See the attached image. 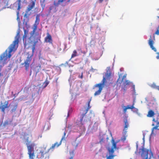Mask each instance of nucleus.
Segmentation results:
<instances>
[{
	"label": "nucleus",
	"mask_w": 159,
	"mask_h": 159,
	"mask_svg": "<svg viewBox=\"0 0 159 159\" xmlns=\"http://www.w3.org/2000/svg\"><path fill=\"white\" fill-rule=\"evenodd\" d=\"M26 145L28 150V154L29 155V159H34L35 157V153L34 150V147L36 144L34 143L29 141L28 139H26Z\"/></svg>",
	"instance_id": "1"
},
{
	"label": "nucleus",
	"mask_w": 159,
	"mask_h": 159,
	"mask_svg": "<svg viewBox=\"0 0 159 159\" xmlns=\"http://www.w3.org/2000/svg\"><path fill=\"white\" fill-rule=\"evenodd\" d=\"M111 74L108 72L106 73L105 77H103V79L101 83L96 84L95 87H98L99 89L96 91L94 94L95 96L99 95L102 89V85H104L106 82V79H110Z\"/></svg>",
	"instance_id": "2"
},
{
	"label": "nucleus",
	"mask_w": 159,
	"mask_h": 159,
	"mask_svg": "<svg viewBox=\"0 0 159 159\" xmlns=\"http://www.w3.org/2000/svg\"><path fill=\"white\" fill-rule=\"evenodd\" d=\"M40 36H39V34H36L34 36L32 35L29 39V44L32 45V52H33L35 48V46L39 41H40Z\"/></svg>",
	"instance_id": "3"
},
{
	"label": "nucleus",
	"mask_w": 159,
	"mask_h": 159,
	"mask_svg": "<svg viewBox=\"0 0 159 159\" xmlns=\"http://www.w3.org/2000/svg\"><path fill=\"white\" fill-rule=\"evenodd\" d=\"M112 146L111 148H108L107 150L108 152L109 155L107 156L106 159H114L115 155L113 154L115 150L114 149H117L116 142H115L114 139L112 140Z\"/></svg>",
	"instance_id": "4"
},
{
	"label": "nucleus",
	"mask_w": 159,
	"mask_h": 159,
	"mask_svg": "<svg viewBox=\"0 0 159 159\" xmlns=\"http://www.w3.org/2000/svg\"><path fill=\"white\" fill-rule=\"evenodd\" d=\"M141 157L143 159H151L153 157V154L150 149L143 148L142 149Z\"/></svg>",
	"instance_id": "5"
},
{
	"label": "nucleus",
	"mask_w": 159,
	"mask_h": 159,
	"mask_svg": "<svg viewBox=\"0 0 159 159\" xmlns=\"http://www.w3.org/2000/svg\"><path fill=\"white\" fill-rule=\"evenodd\" d=\"M66 133L65 132H64V135L62 136L61 140V141H60V143H56L53 144H52V147L48 149V151L47 152H48L50 150H51L52 151H53L55 147H58L61 144V142L63 140H65L66 139Z\"/></svg>",
	"instance_id": "6"
},
{
	"label": "nucleus",
	"mask_w": 159,
	"mask_h": 159,
	"mask_svg": "<svg viewBox=\"0 0 159 159\" xmlns=\"http://www.w3.org/2000/svg\"><path fill=\"white\" fill-rule=\"evenodd\" d=\"M31 4L29 5L28 7L26 10L25 13L24 15V17H28L30 14V13L29 12L34 7L35 5V2L34 1L32 2Z\"/></svg>",
	"instance_id": "7"
},
{
	"label": "nucleus",
	"mask_w": 159,
	"mask_h": 159,
	"mask_svg": "<svg viewBox=\"0 0 159 159\" xmlns=\"http://www.w3.org/2000/svg\"><path fill=\"white\" fill-rule=\"evenodd\" d=\"M39 15H37L36 16V20H35L34 23V24L33 25L34 28L33 29V30L32 31V34L33 35L35 33L36 30L37 29V26L39 25Z\"/></svg>",
	"instance_id": "8"
},
{
	"label": "nucleus",
	"mask_w": 159,
	"mask_h": 159,
	"mask_svg": "<svg viewBox=\"0 0 159 159\" xmlns=\"http://www.w3.org/2000/svg\"><path fill=\"white\" fill-rule=\"evenodd\" d=\"M32 60L31 56L27 57L26 60L24 62L26 70H28L30 66V64Z\"/></svg>",
	"instance_id": "9"
},
{
	"label": "nucleus",
	"mask_w": 159,
	"mask_h": 159,
	"mask_svg": "<svg viewBox=\"0 0 159 159\" xmlns=\"http://www.w3.org/2000/svg\"><path fill=\"white\" fill-rule=\"evenodd\" d=\"M52 39L51 35L48 32L47 33V36L44 39V42L48 43L50 44H52Z\"/></svg>",
	"instance_id": "10"
},
{
	"label": "nucleus",
	"mask_w": 159,
	"mask_h": 159,
	"mask_svg": "<svg viewBox=\"0 0 159 159\" xmlns=\"http://www.w3.org/2000/svg\"><path fill=\"white\" fill-rule=\"evenodd\" d=\"M8 101H6L4 102V105H1V106L0 107V109H1L2 112L4 113L5 109L8 107Z\"/></svg>",
	"instance_id": "11"
},
{
	"label": "nucleus",
	"mask_w": 159,
	"mask_h": 159,
	"mask_svg": "<svg viewBox=\"0 0 159 159\" xmlns=\"http://www.w3.org/2000/svg\"><path fill=\"white\" fill-rule=\"evenodd\" d=\"M66 1V0H58L57 2H56L55 1H54L53 3L54 5L56 7L58 6L59 5L62 6H64L65 4L63 5V3Z\"/></svg>",
	"instance_id": "12"
},
{
	"label": "nucleus",
	"mask_w": 159,
	"mask_h": 159,
	"mask_svg": "<svg viewBox=\"0 0 159 159\" xmlns=\"http://www.w3.org/2000/svg\"><path fill=\"white\" fill-rule=\"evenodd\" d=\"M154 43L153 41L151 39V36H150V39L149 40L148 44L152 50H153L154 52H156L157 49L153 46Z\"/></svg>",
	"instance_id": "13"
},
{
	"label": "nucleus",
	"mask_w": 159,
	"mask_h": 159,
	"mask_svg": "<svg viewBox=\"0 0 159 159\" xmlns=\"http://www.w3.org/2000/svg\"><path fill=\"white\" fill-rule=\"evenodd\" d=\"M155 113L152 110H150L148 112V113L147 115V116L149 117H153Z\"/></svg>",
	"instance_id": "14"
},
{
	"label": "nucleus",
	"mask_w": 159,
	"mask_h": 159,
	"mask_svg": "<svg viewBox=\"0 0 159 159\" xmlns=\"http://www.w3.org/2000/svg\"><path fill=\"white\" fill-rule=\"evenodd\" d=\"M127 131H125L123 132V136L121 138L120 140L123 141H124L126 139V138L127 136Z\"/></svg>",
	"instance_id": "15"
},
{
	"label": "nucleus",
	"mask_w": 159,
	"mask_h": 159,
	"mask_svg": "<svg viewBox=\"0 0 159 159\" xmlns=\"http://www.w3.org/2000/svg\"><path fill=\"white\" fill-rule=\"evenodd\" d=\"M130 84V82L128 80H126L125 82L123 83V85L124 87L122 88V89L125 92L126 90V85H129Z\"/></svg>",
	"instance_id": "16"
},
{
	"label": "nucleus",
	"mask_w": 159,
	"mask_h": 159,
	"mask_svg": "<svg viewBox=\"0 0 159 159\" xmlns=\"http://www.w3.org/2000/svg\"><path fill=\"white\" fill-rule=\"evenodd\" d=\"M11 122L12 120L10 119H8L4 122L3 124V125L4 126H6L7 125L11 124Z\"/></svg>",
	"instance_id": "17"
},
{
	"label": "nucleus",
	"mask_w": 159,
	"mask_h": 159,
	"mask_svg": "<svg viewBox=\"0 0 159 159\" xmlns=\"http://www.w3.org/2000/svg\"><path fill=\"white\" fill-rule=\"evenodd\" d=\"M18 2V8L17 10H18V12H17V15L18 16L19 14V11L21 8V0H17Z\"/></svg>",
	"instance_id": "18"
},
{
	"label": "nucleus",
	"mask_w": 159,
	"mask_h": 159,
	"mask_svg": "<svg viewBox=\"0 0 159 159\" xmlns=\"http://www.w3.org/2000/svg\"><path fill=\"white\" fill-rule=\"evenodd\" d=\"M134 102L133 103V104H132V105L131 106H130L129 105H128L127 106L125 107L126 108H128V109H130L132 110L134 109H135V110L137 111L138 109H137L136 108H135V107H134Z\"/></svg>",
	"instance_id": "19"
},
{
	"label": "nucleus",
	"mask_w": 159,
	"mask_h": 159,
	"mask_svg": "<svg viewBox=\"0 0 159 159\" xmlns=\"http://www.w3.org/2000/svg\"><path fill=\"white\" fill-rule=\"evenodd\" d=\"M17 105L16 104H15L14 105H12V108L11 111V113H13V112H15L16 109L17 108Z\"/></svg>",
	"instance_id": "20"
},
{
	"label": "nucleus",
	"mask_w": 159,
	"mask_h": 159,
	"mask_svg": "<svg viewBox=\"0 0 159 159\" xmlns=\"http://www.w3.org/2000/svg\"><path fill=\"white\" fill-rule=\"evenodd\" d=\"M128 123L127 121V120H126L125 121V126H124V131H127V129L128 126Z\"/></svg>",
	"instance_id": "21"
},
{
	"label": "nucleus",
	"mask_w": 159,
	"mask_h": 159,
	"mask_svg": "<svg viewBox=\"0 0 159 159\" xmlns=\"http://www.w3.org/2000/svg\"><path fill=\"white\" fill-rule=\"evenodd\" d=\"M24 34L23 36V40L25 39H26V37L27 36L28 34V31H27L26 30L24 29Z\"/></svg>",
	"instance_id": "22"
},
{
	"label": "nucleus",
	"mask_w": 159,
	"mask_h": 159,
	"mask_svg": "<svg viewBox=\"0 0 159 159\" xmlns=\"http://www.w3.org/2000/svg\"><path fill=\"white\" fill-rule=\"evenodd\" d=\"M70 159H73V157L74 156V150H73L71 152H70Z\"/></svg>",
	"instance_id": "23"
},
{
	"label": "nucleus",
	"mask_w": 159,
	"mask_h": 159,
	"mask_svg": "<svg viewBox=\"0 0 159 159\" xmlns=\"http://www.w3.org/2000/svg\"><path fill=\"white\" fill-rule=\"evenodd\" d=\"M153 121L155 122H156L157 124H159V116H158L157 119L154 118L153 119Z\"/></svg>",
	"instance_id": "24"
},
{
	"label": "nucleus",
	"mask_w": 159,
	"mask_h": 159,
	"mask_svg": "<svg viewBox=\"0 0 159 159\" xmlns=\"http://www.w3.org/2000/svg\"><path fill=\"white\" fill-rule=\"evenodd\" d=\"M47 152H45L43 150H41L39 153V154H41V156L40 157H43L44 155Z\"/></svg>",
	"instance_id": "25"
},
{
	"label": "nucleus",
	"mask_w": 159,
	"mask_h": 159,
	"mask_svg": "<svg viewBox=\"0 0 159 159\" xmlns=\"http://www.w3.org/2000/svg\"><path fill=\"white\" fill-rule=\"evenodd\" d=\"M73 53L71 55V58H74L77 56V52L75 50L73 51Z\"/></svg>",
	"instance_id": "26"
},
{
	"label": "nucleus",
	"mask_w": 159,
	"mask_h": 159,
	"mask_svg": "<svg viewBox=\"0 0 159 159\" xmlns=\"http://www.w3.org/2000/svg\"><path fill=\"white\" fill-rule=\"evenodd\" d=\"M54 8H55V9H56V8L55 7L54 5H51L49 8V12L50 13L51 10H52Z\"/></svg>",
	"instance_id": "27"
},
{
	"label": "nucleus",
	"mask_w": 159,
	"mask_h": 159,
	"mask_svg": "<svg viewBox=\"0 0 159 159\" xmlns=\"http://www.w3.org/2000/svg\"><path fill=\"white\" fill-rule=\"evenodd\" d=\"M91 101V99H89V102H88L87 110V111L85 113H87V111H88V110H89L91 108V107L90 106V102Z\"/></svg>",
	"instance_id": "28"
},
{
	"label": "nucleus",
	"mask_w": 159,
	"mask_h": 159,
	"mask_svg": "<svg viewBox=\"0 0 159 159\" xmlns=\"http://www.w3.org/2000/svg\"><path fill=\"white\" fill-rule=\"evenodd\" d=\"M49 83V82L48 80H46L43 83L44 87V88L46 87L48 85Z\"/></svg>",
	"instance_id": "29"
},
{
	"label": "nucleus",
	"mask_w": 159,
	"mask_h": 159,
	"mask_svg": "<svg viewBox=\"0 0 159 159\" xmlns=\"http://www.w3.org/2000/svg\"><path fill=\"white\" fill-rule=\"evenodd\" d=\"M36 68H38L36 72V75L39 71V70H40V68H41V66H36Z\"/></svg>",
	"instance_id": "30"
},
{
	"label": "nucleus",
	"mask_w": 159,
	"mask_h": 159,
	"mask_svg": "<svg viewBox=\"0 0 159 159\" xmlns=\"http://www.w3.org/2000/svg\"><path fill=\"white\" fill-rule=\"evenodd\" d=\"M151 86L153 88L156 89L157 86L155 84L153 83L152 84Z\"/></svg>",
	"instance_id": "31"
},
{
	"label": "nucleus",
	"mask_w": 159,
	"mask_h": 159,
	"mask_svg": "<svg viewBox=\"0 0 159 159\" xmlns=\"http://www.w3.org/2000/svg\"><path fill=\"white\" fill-rule=\"evenodd\" d=\"M159 124H157L156 125L155 127H153V129H157L158 127L159 126Z\"/></svg>",
	"instance_id": "32"
},
{
	"label": "nucleus",
	"mask_w": 159,
	"mask_h": 159,
	"mask_svg": "<svg viewBox=\"0 0 159 159\" xmlns=\"http://www.w3.org/2000/svg\"><path fill=\"white\" fill-rule=\"evenodd\" d=\"M154 34H157L158 35H159V30H157Z\"/></svg>",
	"instance_id": "33"
},
{
	"label": "nucleus",
	"mask_w": 159,
	"mask_h": 159,
	"mask_svg": "<svg viewBox=\"0 0 159 159\" xmlns=\"http://www.w3.org/2000/svg\"><path fill=\"white\" fill-rule=\"evenodd\" d=\"M85 114H82V117H81V119L80 120V122H82V121L83 117L85 116Z\"/></svg>",
	"instance_id": "34"
},
{
	"label": "nucleus",
	"mask_w": 159,
	"mask_h": 159,
	"mask_svg": "<svg viewBox=\"0 0 159 159\" xmlns=\"http://www.w3.org/2000/svg\"><path fill=\"white\" fill-rule=\"evenodd\" d=\"M129 108H126L125 107V108L123 109V111L124 113H125L126 112L127 110Z\"/></svg>",
	"instance_id": "35"
},
{
	"label": "nucleus",
	"mask_w": 159,
	"mask_h": 159,
	"mask_svg": "<svg viewBox=\"0 0 159 159\" xmlns=\"http://www.w3.org/2000/svg\"><path fill=\"white\" fill-rule=\"evenodd\" d=\"M61 65H63L65 66H67V65H68V62L66 61L65 64H62Z\"/></svg>",
	"instance_id": "36"
},
{
	"label": "nucleus",
	"mask_w": 159,
	"mask_h": 159,
	"mask_svg": "<svg viewBox=\"0 0 159 159\" xmlns=\"http://www.w3.org/2000/svg\"><path fill=\"white\" fill-rule=\"evenodd\" d=\"M157 56H156V57L157 59L159 60V52H157Z\"/></svg>",
	"instance_id": "37"
},
{
	"label": "nucleus",
	"mask_w": 159,
	"mask_h": 159,
	"mask_svg": "<svg viewBox=\"0 0 159 159\" xmlns=\"http://www.w3.org/2000/svg\"><path fill=\"white\" fill-rule=\"evenodd\" d=\"M41 6H42V7L43 8H43H44V7H45V4H44V3H43V4H41Z\"/></svg>",
	"instance_id": "38"
},
{
	"label": "nucleus",
	"mask_w": 159,
	"mask_h": 159,
	"mask_svg": "<svg viewBox=\"0 0 159 159\" xmlns=\"http://www.w3.org/2000/svg\"><path fill=\"white\" fill-rule=\"evenodd\" d=\"M103 138H102L100 140V142H99V143H101L102 142H103Z\"/></svg>",
	"instance_id": "39"
},
{
	"label": "nucleus",
	"mask_w": 159,
	"mask_h": 159,
	"mask_svg": "<svg viewBox=\"0 0 159 159\" xmlns=\"http://www.w3.org/2000/svg\"><path fill=\"white\" fill-rule=\"evenodd\" d=\"M81 79H82L83 77V73H82L80 77Z\"/></svg>",
	"instance_id": "40"
},
{
	"label": "nucleus",
	"mask_w": 159,
	"mask_h": 159,
	"mask_svg": "<svg viewBox=\"0 0 159 159\" xmlns=\"http://www.w3.org/2000/svg\"><path fill=\"white\" fill-rule=\"evenodd\" d=\"M156 89L159 90V86H157Z\"/></svg>",
	"instance_id": "41"
},
{
	"label": "nucleus",
	"mask_w": 159,
	"mask_h": 159,
	"mask_svg": "<svg viewBox=\"0 0 159 159\" xmlns=\"http://www.w3.org/2000/svg\"><path fill=\"white\" fill-rule=\"evenodd\" d=\"M103 0H99V2L100 3H102L103 2Z\"/></svg>",
	"instance_id": "42"
},
{
	"label": "nucleus",
	"mask_w": 159,
	"mask_h": 159,
	"mask_svg": "<svg viewBox=\"0 0 159 159\" xmlns=\"http://www.w3.org/2000/svg\"><path fill=\"white\" fill-rule=\"evenodd\" d=\"M100 58V57H97V58L95 59V60H98Z\"/></svg>",
	"instance_id": "43"
},
{
	"label": "nucleus",
	"mask_w": 159,
	"mask_h": 159,
	"mask_svg": "<svg viewBox=\"0 0 159 159\" xmlns=\"http://www.w3.org/2000/svg\"><path fill=\"white\" fill-rule=\"evenodd\" d=\"M31 72H32V71L30 70V75H31Z\"/></svg>",
	"instance_id": "44"
},
{
	"label": "nucleus",
	"mask_w": 159,
	"mask_h": 159,
	"mask_svg": "<svg viewBox=\"0 0 159 159\" xmlns=\"http://www.w3.org/2000/svg\"><path fill=\"white\" fill-rule=\"evenodd\" d=\"M71 0H68L67 1V2H69Z\"/></svg>",
	"instance_id": "45"
},
{
	"label": "nucleus",
	"mask_w": 159,
	"mask_h": 159,
	"mask_svg": "<svg viewBox=\"0 0 159 159\" xmlns=\"http://www.w3.org/2000/svg\"><path fill=\"white\" fill-rule=\"evenodd\" d=\"M125 77H126V76H123V79Z\"/></svg>",
	"instance_id": "46"
},
{
	"label": "nucleus",
	"mask_w": 159,
	"mask_h": 159,
	"mask_svg": "<svg viewBox=\"0 0 159 159\" xmlns=\"http://www.w3.org/2000/svg\"><path fill=\"white\" fill-rule=\"evenodd\" d=\"M133 88H134H134H135V87H134V86H133Z\"/></svg>",
	"instance_id": "47"
},
{
	"label": "nucleus",
	"mask_w": 159,
	"mask_h": 159,
	"mask_svg": "<svg viewBox=\"0 0 159 159\" xmlns=\"http://www.w3.org/2000/svg\"><path fill=\"white\" fill-rule=\"evenodd\" d=\"M153 38H154V40H155V36H153Z\"/></svg>",
	"instance_id": "48"
}]
</instances>
